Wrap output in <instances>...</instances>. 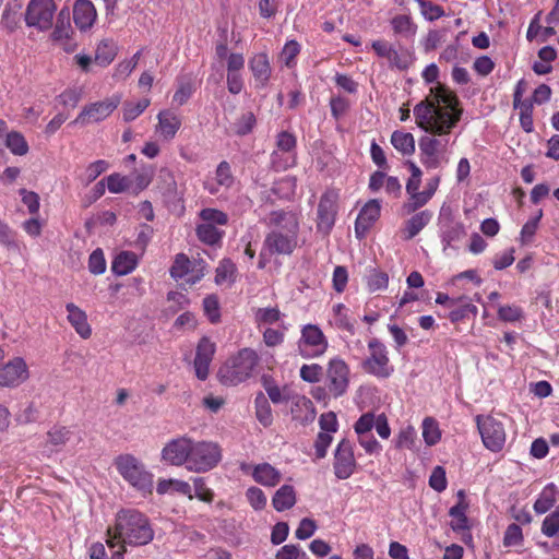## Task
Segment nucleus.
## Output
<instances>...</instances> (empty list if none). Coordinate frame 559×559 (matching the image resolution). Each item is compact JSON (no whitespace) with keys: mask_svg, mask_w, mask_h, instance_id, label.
<instances>
[{"mask_svg":"<svg viewBox=\"0 0 559 559\" xmlns=\"http://www.w3.org/2000/svg\"><path fill=\"white\" fill-rule=\"evenodd\" d=\"M321 432L335 433L338 429V421L335 413H323L319 418Z\"/></svg>","mask_w":559,"mask_h":559,"instance_id":"69168bd1","label":"nucleus"},{"mask_svg":"<svg viewBox=\"0 0 559 559\" xmlns=\"http://www.w3.org/2000/svg\"><path fill=\"white\" fill-rule=\"evenodd\" d=\"M156 491L159 495H166L170 492H178L185 496H188L189 499L193 498L192 487L189 483L181 479H159L157 483Z\"/></svg>","mask_w":559,"mask_h":559,"instance_id":"7c9ffc66","label":"nucleus"},{"mask_svg":"<svg viewBox=\"0 0 559 559\" xmlns=\"http://www.w3.org/2000/svg\"><path fill=\"white\" fill-rule=\"evenodd\" d=\"M140 261V257L132 251H120L111 263V271L118 276L132 273Z\"/></svg>","mask_w":559,"mask_h":559,"instance_id":"a878e982","label":"nucleus"},{"mask_svg":"<svg viewBox=\"0 0 559 559\" xmlns=\"http://www.w3.org/2000/svg\"><path fill=\"white\" fill-rule=\"evenodd\" d=\"M331 323L340 329L350 330L353 328L347 316V309L343 304L333 306Z\"/></svg>","mask_w":559,"mask_h":559,"instance_id":"3c124183","label":"nucleus"},{"mask_svg":"<svg viewBox=\"0 0 559 559\" xmlns=\"http://www.w3.org/2000/svg\"><path fill=\"white\" fill-rule=\"evenodd\" d=\"M559 490L554 484L545 486L533 504L535 513L545 514L548 512L557 502Z\"/></svg>","mask_w":559,"mask_h":559,"instance_id":"c85d7f7f","label":"nucleus"},{"mask_svg":"<svg viewBox=\"0 0 559 559\" xmlns=\"http://www.w3.org/2000/svg\"><path fill=\"white\" fill-rule=\"evenodd\" d=\"M117 52L118 47L115 40L110 38H104L96 45L94 61L100 67H107L114 61Z\"/></svg>","mask_w":559,"mask_h":559,"instance_id":"c756f323","label":"nucleus"},{"mask_svg":"<svg viewBox=\"0 0 559 559\" xmlns=\"http://www.w3.org/2000/svg\"><path fill=\"white\" fill-rule=\"evenodd\" d=\"M200 217L203 223H209L212 225H226L228 222L227 215L216 209H204L200 212Z\"/></svg>","mask_w":559,"mask_h":559,"instance_id":"4d7b16f0","label":"nucleus"},{"mask_svg":"<svg viewBox=\"0 0 559 559\" xmlns=\"http://www.w3.org/2000/svg\"><path fill=\"white\" fill-rule=\"evenodd\" d=\"M198 237L201 241L215 245L217 243L223 236V233L214 225L209 223H202L197 228Z\"/></svg>","mask_w":559,"mask_h":559,"instance_id":"37998d69","label":"nucleus"},{"mask_svg":"<svg viewBox=\"0 0 559 559\" xmlns=\"http://www.w3.org/2000/svg\"><path fill=\"white\" fill-rule=\"evenodd\" d=\"M377 424V416L371 413L362 414L354 425V430L357 436L368 435Z\"/></svg>","mask_w":559,"mask_h":559,"instance_id":"603ef678","label":"nucleus"},{"mask_svg":"<svg viewBox=\"0 0 559 559\" xmlns=\"http://www.w3.org/2000/svg\"><path fill=\"white\" fill-rule=\"evenodd\" d=\"M349 369L345 361L331 359L328 368L329 390L334 396L345 393L348 386Z\"/></svg>","mask_w":559,"mask_h":559,"instance_id":"aec40b11","label":"nucleus"},{"mask_svg":"<svg viewBox=\"0 0 559 559\" xmlns=\"http://www.w3.org/2000/svg\"><path fill=\"white\" fill-rule=\"evenodd\" d=\"M270 221L273 229L265 237L259 257V269H265L275 254H290L297 246L299 223L295 213L275 211Z\"/></svg>","mask_w":559,"mask_h":559,"instance_id":"20e7f679","label":"nucleus"},{"mask_svg":"<svg viewBox=\"0 0 559 559\" xmlns=\"http://www.w3.org/2000/svg\"><path fill=\"white\" fill-rule=\"evenodd\" d=\"M330 107H331L332 116L335 119H340L347 112V110L349 108V102L345 97L333 96L330 100Z\"/></svg>","mask_w":559,"mask_h":559,"instance_id":"774afa93","label":"nucleus"},{"mask_svg":"<svg viewBox=\"0 0 559 559\" xmlns=\"http://www.w3.org/2000/svg\"><path fill=\"white\" fill-rule=\"evenodd\" d=\"M141 52L138 51L130 59L122 60L115 68L114 78L116 80H126L136 68Z\"/></svg>","mask_w":559,"mask_h":559,"instance_id":"49530a36","label":"nucleus"},{"mask_svg":"<svg viewBox=\"0 0 559 559\" xmlns=\"http://www.w3.org/2000/svg\"><path fill=\"white\" fill-rule=\"evenodd\" d=\"M151 100L146 97L136 100H127L122 105L123 120L129 122L136 119L150 106Z\"/></svg>","mask_w":559,"mask_h":559,"instance_id":"c9c22d12","label":"nucleus"},{"mask_svg":"<svg viewBox=\"0 0 559 559\" xmlns=\"http://www.w3.org/2000/svg\"><path fill=\"white\" fill-rule=\"evenodd\" d=\"M282 317L276 307L259 308L254 313V319L259 328L275 324Z\"/></svg>","mask_w":559,"mask_h":559,"instance_id":"79ce46f5","label":"nucleus"},{"mask_svg":"<svg viewBox=\"0 0 559 559\" xmlns=\"http://www.w3.org/2000/svg\"><path fill=\"white\" fill-rule=\"evenodd\" d=\"M421 162L426 167L436 168L447 160L439 142H420Z\"/></svg>","mask_w":559,"mask_h":559,"instance_id":"bb28decb","label":"nucleus"},{"mask_svg":"<svg viewBox=\"0 0 559 559\" xmlns=\"http://www.w3.org/2000/svg\"><path fill=\"white\" fill-rule=\"evenodd\" d=\"M82 440L83 438L79 430L67 427H52L47 432L43 453L50 456L52 453L60 451L64 447L74 449L82 442Z\"/></svg>","mask_w":559,"mask_h":559,"instance_id":"f8f14e48","label":"nucleus"},{"mask_svg":"<svg viewBox=\"0 0 559 559\" xmlns=\"http://www.w3.org/2000/svg\"><path fill=\"white\" fill-rule=\"evenodd\" d=\"M105 180L107 182V189L111 193L124 192L130 187V180L128 177L120 174L109 175Z\"/></svg>","mask_w":559,"mask_h":559,"instance_id":"864d4df0","label":"nucleus"},{"mask_svg":"<svg viewBox=\"0 0 559 559\" xmlns=\"http://www.w3.org/2000/svg\"><path fill=\"white\" fill-rule=\"evenodd\" d=\"M520 110L521 127L525 132L533 131V103L525 99L522 106H518Z\"/></svg>","mask_w":559,"mask_h":559,"instance_id":"5fc2aeb1","label":"nucleus"},{"mask_svg":"<svg viewBox=\"0 0 559 559\" xmlns=\"http://www.w3.org/2000/svg\"><path fill=\"white\" fill-rule=\"evenodd\" d=\"M67 319L78 335L87 340L92 336V326L88 323L86 312L76 305L69 302L66 305Z\"/></svg>","mask_w":559,"mask_h":559,"instance_id":"5701e85b","label":"nucleus"},{"mask_svg":"<svg viewBox=\"0 0 559 559\" xmlns=\"http://www.w3.org/2000/svg\"><path fill=\"white\" fill-rule=\"evenodd\" d=\"M203 311L211 323L221 321V306L217 296L209 295L203 299Z\"/></svg>","mask_w":559,"mask_h":559,"instance_id":"c03bdc74","label":"nucleus"},{"mask_svg":"<svg viewBox=\"0 0 559 559\" xmlns=\"http://www.w3.org/2000/svg\"><path fill=\"white\" fill-rule=\"evenodd\" d=\"M381 203L379 200H369L359 211L355 221V235L358 239L367 236L371 227L379 219Z\"/></svg>","mask_w":559,"mask_h":559,"instance_id":"6ab92c4d","label":"nucleus"},{"mask_svg":"<svg viewBox=\"0 0 559 559\" xmlns=\"http://www.w3.org/2000/svg\"><path fill=\"white\" fill-rule=\"evenodd\" d=\"M498 318L504 322H518L523 319V310L516 305H498Z\"/></svg>","mask_w":559,"mask_h":559,"instance_id":"a18cd8bd","label":"nucleus"},{"mask_svg":"<svg viewBox=\"0 0 559 559\" xmlns=\"http://www.w3.org/2000/svg\"><path fill=\"white\" fill-rule=\"evenodd\" d=\"M432 214L429 211H421L412 216L405 226L406 238L415 237L431 219Z\"/></svg>","mask_w":559,"mask_h":559,"instance_id":"58836bf2","label":"nucleus"},{"mask_svg":"<svg viewBox=\"0 0 559 559\" xmlns=\"http://www.w3.org/2000/svg\"><path fill=\"white\" fill-rule=\"evenodd\" d=\"M390 25L395 37L413 40L417 34V24L409 14H396L390 20Z\"/></svg>","mask_w":559,"mask_h":559,"instance_id":"b1692460","label":"nucleus"},{"mask_svg":"<svg viewBox=\"0 0 559 559\" xmlns=\"http://www.w3.org/2000/svg\"><path fill=\"white\" fill-rule=\"evenodd\" d=\"M258 361L253 349L242 348L224 362L218 370V378L223 384L237 385L253 374Z\"/></svg>","mask_w":559,"mask_h":559,"instance_id":"39448f33","label":"nucleus"},{"mask_svg":"<svg viewBox=\"0 0 559 559\" xmlns=\"http://www.w3.org/2000/svg\"><path fill=\"white\" fill-rule=\"evenodd\" d=\"M542 533L547 537H554L559 533V504L546 515L540 527Z\"/></svg>","mask_w":559,"mask_h":559,"instance_id":"09e8293b","label":"nucleus"},{"mask_svg":"<svg viewBox=\"0 0 559 559\" xmlns=\"http://www.w3.org/2000/svg\"><path fill=\"white\" fill-rule=\"evenodd\" d=\"M20 195L23 204L27 207L28 212L31 214H37L40 206L39 195L36 192L28 191L26 189H21Z\"/></svg>","mask_w":559,"mask_h":559,"instance_id":"e2e57ef3","label":"nucleus"},{"mask_svg":"<svg viewBox=\"0 0 559 559\" xmlns=\"http://www.w3.org/2000/svg\"><path fill=\"white\" fill-rule=\"evenodd\" d=\"M523 542L522 528L518 524H510L503 537V544L507 547L519 546Z\"/></svg>","mask_w":559,"mask_h":559,"instance_id":"052dcab7","label":"nucleus"},{"mask_svg":"<svg viewBox=\"0 0 559 559\" xmlns=\"http://www.w3.org/2000/svg\"><path fill=\"white\" fill-rule=\"evenodd\" d=\"M119 475L133 488L152 492L153 474L145 469L144 464L131 454H121L114 461Z\"/></svg>","mask_w":559,"mask_h":559,"instance_id":"423d86ee","label":"nucleus"},{"mask_svg":"<svg viewBox=\"0 0 559 559\" xmlns=\"http://www.w3.org/2000/svg\"><path fill=\"white\" fill-rule=\"evenodd\" d=\"M255 414L258 420L265 427L272 424V411L266 397L260 394L255 399Z\"/></svg>","mask_w":559,"mask_h":559,"instance_id":"de8ad7c7","label":"nucleus"},{"mask_svg":"<svg viewBox=\"0 0 559 559\" xmlns=\"http://www.w3.org/2000/svg\"><path fill=\"white\" fill-rule=\"evenodd\" d=\"M366 285L369 293L385 290L389 285V275L378 269H371L366 276Z\"/></svg>","mask_w":559,"mask_h":559,"instance_id":"4c0bfd02","label":"nucleus"},{"mask_svg":"<svg viewBox=\"0 0 559 559\" xmlns=\"http://www.w3.org/2000/svg\"><path fill=\"white\" fill-rule=\"evenodd\" d=\"M369 356L364 361V370L378 378H389L393 373V366L390 365L388 350L384 344L372 340L368 344Z\"/></svg>","mask_w":559,"mask_h":559,"instance_id":"9d476101","label":"nucleus"},{"mask_svg":"<svg viewBox=\"0 0 559 559\" xmlns=\"http://www.w3.org/2000/svg\"><path fill=\"white\" fill-rule=\"evenodd\" d=\"M28 378L29 369L22 357H13L0 366V388H17Z\"/></svg>","mask_w":559,"mask_h":559,"instance_id":"ddd939ff","label":"nucleus"},{"mask_svg":"<svg viewBox=\"0 0 559 559\" xmlns=\"http://www.w3.org/2000/svg\"><path fill=\"white\" fill-rule=\"evenodd\" d=\"M329 346L323 331L317 324H305L300 329V337L297 342V350L304 358H317L322 356Z\"/></svg>","mask_w":559,"mask_h":559,"instance_id":"0eeeda50","label":"nucleus"},{"mask_svg":"<svg viewBox=\"0 0 559 559\" xmlns=\"http://www.w3.org/2000/svg\"><path fill=\"white\" fill-rule=\"evenodd\" d=\"M421 436L428 447H433L441 440L442 432L435 418H424L421 423Z\"/></svg>","mask_w":559,"mask_h":559,"instance_id":"f704fd0d","label":"nucleus"},{"mask_svg":"<svg viewBox=\"0 0 559 559\" xmlns=\"http://www.w3.org/2000/svg\"><path fill=\"white\" fill-rule=\"evenodd\" d=\"M540 215L542 214L539 213L538 216L528 219L523 225L521 234H520V238H519V240L522 245H526L533 239V237L537 230V227H538V222H539Z\"/></svg>","mask_w":559,"mask_h":559,"instance_id":"338daca9","label":"nucleus"},{"mask_svg":"<svg viewBox=\"0 0 559 559\" xmlns=\"http://www.w3.org/2000/svg\"><path fill=\"white\" fill-rule=\"evenodd\" d=\"M170 275L176 281H182L186 284L193 285L203 277V270L197 263L189 260V258L179 253L176 255L173 266L170 267Z\"/></svg>","mask_w":559,"mask_h":559,"instance_id":"dca6fc26","label":"nucleus"},{"mask_svg":"<svg viewBox=\"0 0 559 559\" xmlns=\"http://www.w3.org/2000/svg\"><path fill=\"white\" fill-rule=\"evenodd\" d=\"M414 55L408 49H400L397 50L395 47L391 50V55L388 59L389 66L391 68H396L399 70L408 69L414 62Z\"/></svg>","mask_w":559,"mask_h":559,"instance_id":"ea45409f","label":"nucleus"},{"mask_svg":"<svg viewBox=\"0 0 559 559\" xmlns=\"http://www.w3.org/2000/svg\"><path fill=\"white\" fill-rule=\"evenodd\" d=\"M296 501V490L292 485L281 486L272 497V506L277 512L292 509Z\"/></svg>","mask_w":559,"mask_h":559,"instance_id":"cd10ccee","label":"nucleus"},{"mask_svg":"<svg viewBox=\"0 0 559 559\" xmlns=\"http://www.w3.org/2000/svg\"><path fill=\"white\" fill-rule=\"evenodd\" d=\"M51 39L53 44L60 47L66 52H73L78 48V41L75 39V33L69 22V20L58 19L56 27L51 33Z\"/></svg>","mask_w":559,"mask_h":559,"instance_id":"4be33fe9","label":"nucleus"},{"mask_svg":"<svg viewBox=\"0 0 559 559\" xmlns=\"http://www.w3.org/2000/svg\"><path fill=\"white\" fill-rule=\"evenodd\" d=\"M160 459L168 465L183 466L189 472L201 474L218 466L223 460V449L215 441L180 436L163 447Z\"/></svg>","mask_w":559,"mask_h":559,"instance_id":"f257e3e1","label":"nucleus"},{"mask_svg":"<svg viewBox=\"0 0 559 559\" xmlns=\"http://www.w3.org/2000/svg\"><path fill=\"white\" fill-rule=\"evenodd\" d=\"M106 544L109 548L118 547L111 559H124L126 546H143L154 538V531L148 519L132 509L121 510L116 514L115 522L107 528Z\"/></svg>","mask_w":559,"mask_h":559,"instance_id":"7ed1b4c3","label":"nucleus"},{"mask_svg":"<svg viewBox=\"0 0 559 559\" xmlns=\"http://www.w3.org/2000/svg\"><path fill=\"white\" fill-rule=\"evenodd\" d=\"M275 559H308L307 554L296 545H285L281 547Z\"/></svg>","mask_w":559,"mask_h":559,"instance_id":"680f3d73","label":"nucleus"},{"mask_svg":"<svg viewBox=\"0 0 559 559\" xmlns=\"http://www.w3.org/2000/svg\"><path fill=\"white\" fill-rule=\"evenodd\" d=\"M216 352V344L207 336L198 342L193 368L199 380H206L210 374V366Z\"/></svg>","mask_w":559,"mask_h":559,"instance_id":"2eb2a0df","label":"nucleus"},{"mask_svg":"<svg viewBox=\"0 0 559 559\" xmlns=\"http://www.w3.org/2000/svg\"><path fill=\"white\" fill-rule=\"evenodd\" d=\"M88 270L95 275H100L106 271V260L100 249L94 250L88 258Z\"/></svg>","mask_w":559,"mask_h":559,"instance_id":"13d9d810","label":"nucleus"},{"mask_svg":"<svg viewBox=\"0 0 559 559\" xmlns=\"http://www.w3.org/2000/svg\"><path fill=\"white\" fill-rule=\"evenodd\" d=\"M121 103V96L114 94L112 96L91 103L83 107L79 116L75 118L74 123L80 126H87L103 121L109 117Z\"/></svg>","mask_w":559,"mask_h":559,"instance_id":"1a4fd4ad","label":"nucleus"},{"mask_svg":"<svg viewBox=\"0 0 559 559\" xmlns=\"http://www.w3.org/2000/svg\"><path fill=\"white\" fill-rule=\"evenodd\" d=\"M334 474L338 479L349 478L356 467L354 449L350 441L343 439L334 452Z\"/></svg>","mask_w":559,"mask_h":559,"instance_id":"4468645a","label":"nucleus"},{"mask_svg":"<svg viewBox=\"0 0 559 559\" xmlns=\"http://www.w3.org/2000/svg\"><path fill=\"white\" fill-rule=\"evenodd\" d=\"M180 124L181 121L174 111L163 110L158 114V129L165 138L175 136Z\"/></svg>","mask_w":559,"mask_h":559,"instance_id":"2f4dec72","label":"nucleus"},{"mask_svg":"<svg viewBox=\"0 0 559 559\" xmlns=\"http://www.w3.org/2000/svg\"><path fill=\"white\" fill-rule=\"evenodd\" d=\"M56 10L53 0H31L26 8L25 22L27 26L46 31L52 25Z\"/></svg>","mask_w":559,"mask_h":559,"instance_id":"9b49d317","label":"nucleus"},{"mask_svg":"<svg viewBox=\"0 0 559 559\" xmlns=\"http://www.w3.org/2000/svg\"><path fill=\"white\" fill-rule=\"evenodd\" d=\"M457 106L456 95L438 83L430 88L425 100L415 106L416 122L426 132L447 134L460 119L461 110Z\"/></svg>","mask_w":559,"mask_h":559,"instance_id":"f03ea898","label":"nucleus"},{"mask_svg":"<svg viewBox=\"0 0 559 559\" xmlns=\"http://www.w3.org/2000/svg\"><path fill=\"white\" fill-rule=\"evenodd\" d=\"M250 70L257 84L265 86L271 76V66L266 53H257L249 61Z\"/></svg>","mask_w":559,"mask_h":559,"instance_id":"393cba45","label":"nucleus"},{"mask_svg":"<svg viewBox=\"0 0 559 559\" xmlns=\"http://www.w3.org/2000/svg\"><path fill=\"white\" fill-rule=\"evenodd\" d=\"M421 185V178L409 177L406 182V193L408 194V201L404 204V209L407 213L415 212L417 209L421 207L415 198L417 195H421V191H419V187Z\"/></svg>","mask_w":559,"mask_h":559,"instance_id":"a19ab883","label":"nucleus"},{"mask_svg":"<svg viewBox=\"0 0 559 559\" xmlns=\"http://www.w3.org/2000/svg\"><path fill=\"white\" fill-rule=\"evenodd\" d=\"M440 183V177L435 176L427 180L425 189L421 191V195H417L415 200L421 204V206L426 205L429 200L433 197L436 191L438 190Z\"/></svg>","mask_w":559,"mask_h":559,"instance_id":"bf43d9fd","label":"nucleus"},{"mask_svg":"<svg viewBox=\"0 0 559 559\" xmlns=\"http://www.w3.org/2000/svg\"><path fill=\"white\" fill-rule=\"evenodd\" d=\"M468 508L469 506H464L462 503H455L450 508V526L454 532L462 533L469 530V522L466 515Z\"/></svg>","mask_w":559,"mask_h":559,"instance_id":"473e14b6","label":"nucleus"},{"mask_svg":"<svg viewBox=\"0 0 559 559\" xmlns=\"http://www.w3.org/2000/svg\"><path fill=\"white\" fill-rule=\"evenodd\" d=\"M246 498L248 503L255 511H261L265 508L267 498L265 493L259 487L251 486L246 491Z\"/></svg>","mask_w":559,"mask_h":559,"instance_id":"8fccbe9b","label":"nucleus"},{"mask_svg":"<svg viewBox=\"0 0 559 559\" xmlns=\"http://www.w3.org/2000/svg\"><path fill=\"white\" fill-rule=\"evenodd\" d=\"M429 486L437 492H442L447 489L448 480L445 469L442 466H436L429 477Z\"/></svg>","mask_w":559,"mask_h":559,"instance_id":"6e6d98bb","label":"nucleus"},{"mask_svg":"<svg viewBox=\"0 0 559 559\" xmlns=\"http://www.w3.org/2000/svg\"><path fill=\"white\" fill-rule=\"evenodd\" d=\"M73 22L76 28L88 32L97 21V12L90 0H76L73 5Z\"/></svg>","mask_w":559,"mask_h":559,"instance_id":"412c9836","label":"nucleus"},{"mask_svg":"<svg viewBox=\"0 0 559 559\" xmlns=\"http://www.w3.org/2000/svg\"><path fill=\"white\" fill-rule=\"evenodd\" d=\"M338 192L328 190L320 199L318 206V228L325 233L330 231L335 223L337 213Z\"/></svg>","mask_w":559,"mask_h":559,"instance_id":"f3484780","label":"nucleus"},{"mask_svg":"<svg viewBox=\"0 0 559 559\" xmlns=\"http://www.w3.org/2000/svg\"><path fill=\"white\" fill-rule=\"evenodd\" d=\"M481 441L492 452L502 450L506 443V430L501 421L492 416L478 415L475 418Z\"/></svg>","mask_w":559,"mask_h":559,"instance_id":"6e6552de","label":"nucleus"},{"mask_svg":"<svg viewBox=\"0 0 559 559\" xmlns=\"http://www.w3.org/2000/svg\"><path fill=\"white\" fill-rule=\"evenodd\" d=\"M417 440V431L412 425L402 427L392 440L396 450H413Z\"/></svg>","mask_w":559,"mask_h":559,"instance_id":"72a5a7b5","label":"nucleus"},{"mask_svg":"<svg viewBox=\"0 0 559 559\" xmlns=\"http://www.w3.org/2000/svg\"><path fill=\"white\" fill-rule=\"evenodd\" d=\"M236 273V265L230 260L224 259L216 269L215 283L229 286L235 282Z\"/></svg>","mask_w":559,"mask_h":559,"instance_id":"e433bc0d","label":"nucleus"},{"mask_svg":"<svg viewBox=\"0 0 559 559\" xmlns=\"http://www.w3.org/2000/svg\"><path fill=\"white\" fill-rule=\"evenodd\" d=\"M317 531V524L313 520L305 518L299 522L295 532L296 538L305 540L310 538Z\"/></svg>","mask_w":559,"mask_h":559,"instance_id":"0e129e2a","label":"nucleus"},{"mask_svg":"<svg viewBox=\"0 0 559 559\" xmlns=\"http://www.w3.org/2000/svg\"><path fill=\"white\" fill-rule=\"evenodd\" d=\"M240 469L250 475L255 483L269 488L277 486L282 479V473L270 463H241Z\"/></svg>","mask_w":559,"mask_h":559,"instance_id":"a211bd4d","label":"nucleus"}]
</instances>
